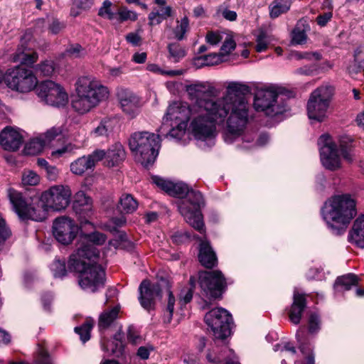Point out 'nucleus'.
<instances>
[{"mask_svg": "<svg viewBox=\"0 0 364 364\" xmlns=\"http://www.w3.org/2000/svg\"><path fill=\"white\" fill-rule=\"evenodd\" d=\"M244 86L236 82H231L227 87L225 96L220 98L225 114L221 119L210 115L207 124L211 130L207 134V139L215 136L216 126L223 124L226 119V127L224 134L225 141L231 143L233 139L241 136L249 122V104L245 97L241 95Z\"/></svg>", "mask_w": 364, "mask_h": 364, "instance_id": "obj_1", "label": "nucleus"}, {"mask_svg": "<svg viewBox=\"0 0 364 364\" xmlns=\"http://www.w3.org/2000/svg\"><path fill=\"white\" fill-rule=\"evenodd\" d=\"M152 182L168 195L184 198L178 203V210L186 221L200 233L205 232L200 208L204 205L200 192L190 189L183 183H174L159 176H153Z\"/></svg>", "mask_w": 364, "mask_h": 364, "instance_id": "obj_2", "label": "nucleus"}, {"mask_svg": "<svg viewBox=\"0 0 364 364\" xmlns=\"http://www.w3.org/2000/svg\"><path fill=\"white\" fill-rule=\"evenodd\" d=\"M98 252L92 247L76 250L69 259L70 269L79 273L78 284L85 291L94 293L105 286V272L97 263Z\"/></svg>", "mask_w": 364, "mask_h": 364, "instance_id": "obj_3", "label": "nucleus"}, {"mask_svg": "<svg viewBox=\"0 0 364 364\" xmlns=\"http://www.w3.org/2000/svg\"><path fill=\"white\" fill-rule=\"evenodd\" d=\"M200 109L198 105H191L187 102L176 101L168 107L164 117L162 126L157 131L163 134L162 129L168 122L178 124V132L180 135L185 133L188 122L191 121L190 128L194 136L198 139H206L207 134L211 130L207 124L208 119L200 113Z\"/></svg>", "mask_w": 364, "mask_h": 364, "instance_id": "obj_4", "label": "nucleus"}, {"mask_svg": "<svg viewBox=\"0 0 364 364\" xmlns=\"http://www.w3.org/2000/svg\"><path fill=\"white\" fill-rule=\"evenodd\" d=\"M75 97L72 107L79 114H86L109 95L107 87L93 76H81L75 85Z\"/></svg>", "mask_w": 364, "mask_h": 364, "instance_id": "obj_5", "label": "nucleus"}, {"mask_svg": "<svg viewBox=\"0 0 364 364\" xmlns=\"http://www.w3.org/2000/svg\"><path fill=\"white\" fill-rule=\"evenodd\" d=\"M355 200L348 194L333 197L323 210V218L336 234L343 233L356 215Z\"/></svg>", "mask_w": 364, "mask_h": 364, "instance_id": "obj_6", "label": "nucleus"}, {"mask_svg": "<svg viewBox=\"0 0 364 364\" xmlns=\"http://www.w3.org/2000/svg\"><path fill=\"white\" fill-rule=\"evenodd\" d=\"M159 134L149 132H135L129 139V146L136 159L144 167L151 166L161 146Z\"/></svg>", "mask_w": 364, "mask_h": 364, "instance_id": "obj_7", "label": "nucleus"}, {"mask_svg": "<svg viewBox=\"0 0 364 364\" xmlns=\"http://www.w3.org/2000/svg\"><path fill=\"white\" fill-rule=\"evenodd\" d=\"M186 92L192 102L191 105H198L200 109V113L206 119L210 115L221 119L225 114L223 101L220 98L213 100L210 97L212 92L209 86L203 83L190 85L186 87Z\"/></svg>", "mask_w": 364, "mask_h": 364, "instance_id": "obj_8", "label": "nucleus"}, {"mask_svg": "<svg viewBox=\"0 0 364 364\" xmlns=\"http://www.w3.org/2000/svg\"><path fill=\"white\" fill-rule=\"evenodd\" d=\"M333 93V87L328 84L321 85L311 93L306 105L309 119L323 122L326 118Z\"/></svg>", "mask_w": 364, "mask_h": 364, "instance_id": "obj_9", "label": "nucleus"}, {"mask_svg": "<svg viewBox=\"0 0 364 364\" xmlns=\"http://www.w3.org/2000/svg\"><path fill=\"white\" fill-rule=\"evenodd\" d=\"M5 83L11 90L28 93L36 90L38 79L33 72L22 66H16L6 72L4 77Z\"/></svg>", "mask_w": 364, "mask_h": 364, "instance_id": "obj_10", "label": "nucleus"}, {"mask_svg": "<svg viewBox=\"0 0 364 364\" xmlns=\"http://www.w3.org/2000/svg\"><path fill=\"white\" fill-rule=\"evenodd\" d=\"M204 320L213 331L215 342L225 343V338L230 335L231 314L225 309L215 308L205 314Z\"/></svg>", "mask_w": 364, "mask_h": 364, "instance_id": "obj_11", "label": "nucleus"}, {"mask_svg": "<svg viewBox=\"0 0 364 364\" xmlns=\"http://www.w3.org/2000/svg\"><path fill=\"white\" fill-rule=\"evenodd\" d=\"M283 98L272 87L258 90L255 96L254 107L257 112H262L267 116H274L285 111Z\"/></svg>", "mask_w": 364, "mask_h": 364, "instance_id": "obj_12", "label": "nucleus"}, {"mask_svg": "<svg viewBox=\"0 0 364 364\" xmlns=\"http://www.w3.org/2000/svg\"><path fill=\"white\" fill-rule=\"evenodd\" d=\"M7 195L13 210L21 220L41 221L44 219V214L37 210L31 204L30 200L26 198L21 193L10 188L7 191Z\"/></svg>", "mask_w": 364, "mask_h": 364, "instance_id": "obj_13", "label": "nucleus"}, {"mask_svg": "<svg viewBox=\"0 0 364 364\" xmlns=\"http://www.w3.org/2000/svg\"><path fill=\"white\" fill-rule=\"evenodd\" d=\"M36 95L45 104L53 107H63L68 102V95L63 87L51 80L38 84Z\"/></svg>", "mask_w": 364, "mask_h": 364, "instance_id": "obj_14", "label": "nucleus"}, {"mask_svg": "<svg viewBox=\"0 0 364 364\" xmlns=\"http://www.w3.org/2000/svg\"><path fill=\"white\" fill-rule=\"evenodd\" d=\"M71 194V190L68 186L55 185L45 191L41 200L46 210L60 211L68 206Z\"/></svg>", "mask_w": 364, "mask_h": 364, "instance_id": "obj_15", "label": "nucleus"}, {"mask_svg": "<svg viewBox=\"0 0 364 364\" xmlns=\"http://www.w3.org/2000/svg\"><path fill=\"white\" fill-rule=\"evenodd\" d=\"M322 165L328 170L336 171L341 168V159L338 146L328 134H322L318 140Z\"/></svg>", "mask_w": 364, "mask_h": 364, "instance_id": "obj_16", "label": "nucleus"}, {"mask_svg": "<svg viewBox=\"0 0 364 364\" xmlns=\"http://www.w3.org/2000/svg\"><path fill=\"white\" fill-rule=\"evenodd\" d=\"M200 288L210 297H220L226 289L225 278L220 271L203 272L198 277Z\"/></svg>", "mask_w": 364, "mask_h": 364, "instance_id": "obj_17", "label": "nucleus"}, {"mask_svg": "<svg viewBox=\"0 0 364 364\" xmlns=\"http://www.w3.org/2000/svg\"><path fill=\"white\" fill-rule=\"evenodd\" d=\"M79 232V227L69 217L56 218L53 224V234L58 242L63 245L71 243Z\"/></svg>", "mask_w": 364, "mask_h": 364, "instance_id": "obj_18", "label": "nucleus"}, {"mask_svg": "<svg viewBox=\"0 0 364 364\" xmlns=\"http://www.w3.org/2000/svg\"><path fill=\"white\" fill-rule=\"evenodd\" d=\"M163 280L151 284L149 280H143L140 284L139 290V302L141 306L150 310L154 304L156 298H161L164 291Z\"/></svg>", "mask_w": 364, "mask_h": 364, "instance_id": "obj_19", "label": "nucleus"}, {"mask_svg": "<svg viewBox=\"0 0 364 364\" xmlns=\"http://www.w3.org/2000/svg\"><path fill=\"white\" fill-rule=\"evenodd\" d=\"M116 95L123 112L131 117H136L141 107L140 98L130 90L122 87L117 88Z\"/></svg>", "mask_w": 364, "mask_h": 364, "instance_id": "obj_20", "label": "nucleus"}, {"mask_svg": "<svg viewBox=\"0 0 364 364\" xmlns=\"http://www.w3.org/2000/svg\"><path fill=\"white\" fill-rule=\"evenodd\" d=\"M22 143L23 136L17 129L6 127L0 133V145L5 150L16 151Z\"/></svg>", "mask_w": 364, "mask_h": 364, "instance_id": "obj_21", "label": "nucleus"}, {"mask_svg": "<svg viewBox=\"0 0 364 364\" xmlns=\"http://www.w3.org/2000/svg\"><path fill=\"white\" fill-rule=\"evenodd\" d=\"M348 241L359 248H364V215L358 216L348 233Z\"/></svg>", "mask_w": 364, "mask_h": 364, "instance_id": "obj_22", "label": "nucleus"}, {"mask_svg": "<svg viewBox=\"0 0 364 364\" xmlns=\"http://www.w3.org/2000/svg\"><path fill=\"white\" fill-rule=\"evenodd\" d=\"M306 304L305 296L298 292H294V301L289 312V318L294 324L297 325L300 323Z\"/></svg>", "mask_w": 364, "mask_h": 364, "instance_id": "obj_23", "label": "nucleus"}, {"mask_svg": "<svg viewBox=\"0 0 364 364\" xmlns=\"http://www.w3.org/2000/svg\"><path fill=\"white\" fill-rule=\"evenodd\" d=\"M92 208V199L83 191H78L74 196L73 209L77 214L90 216Z\"/></svg>", "mask_w": 364, "mask_h": 364, "instance_id": "obj_24", "label": "nucleus"}, {"mask_svg": "<svg viewBox=\"0 0 364 364\" xmlns=\"http://www.w3.org/2000/svg\"><path fill=\"white\" fill-rule=\"evenodd\" d=\"M198 259L203 266L206 268H213L217 264V257L210 244L207 241H201Z\"/></svg>", "mask_w": 364, "mask_h": 364, "instance_id": "obj_25", "label": "nucleus"}, {"mask_svg": "<svg viewBox=\"0 0 364 364\" xmlns=\"http://www.w3.org/2000/svg\"><path fill=\"white\" fill-rule=\"evenodd\" d=\"M105 159L108 166H114L125 159V151L120 143L112 145L105 151Z\"/></svg>", "mask_w": 364, "mask_h": 364, "instance_id": "obj_26", "label": "nucleus"}, {"mask_svg": "<svg viewBox=\"0 0 364 364\" xmlns=\"http://www.w3.org/2000/svg\"><path fill=\"white\" fill-rule=\"evenodd\" d=\"M106 241V236L103 233L99 232H94L90 234H87L83 236L79 243V246L77 249L81 248L87 249L88 247L95 249L99 253V250L95 247V245H101Z\"/></svg>", "mask_w": 364, "mask_h": 364, "instance_id": "obj_27", "label": "nucleus"}, {"mask_svg": "<svg viewBox=\"0 0 364 364\" xmlns=\"http://www.w3.org/2000/svg\"><path fill=\"white\" fill-rule=\"evenodd\" d=\"M120 309L118 306L105 309L99 316L98 327L100 331L109 328L119 317Z\"/></svg>", "mask_w": 364, "mask_h": 364, "instance_id": "obj_28", "label": "nucleus"}, {"mask_svg": "<svg viewBox=\"0 0 364 364\" xmlns=\"http://www.w3.org/2000/svg\"><path fill=\"white\" fill-rule=\"evenodd\" d=\"M137 208L138 202L131 194L124 193L119 198L117 209L121 213H132Z\"/></svg>", "mask_w": 364, "mask_h": 364, "instance_id": "obj_29", "label": "nucleus"}, {"mask_svg": "<svg viewBox=\"0 0 364 364\" xmlns=\"http://www.w3.org/2000/svg\"><path fill=\"white\" fill-rule=\"evenodd\" d=\"M291 0H274L269 5V15L272 18L287 13L291 7Z\"/></svg>", "mask_w": 364, "mask_h": 364, "instance_id": "obj_30", "label": "nucleus"}, {"mask_svg": "<svg viewBox=\"0 0 364 364\" xmlns=\"http://www.w3.org/2000/svg\"><path fill=\"white\" fill-rule=\"evenodd\" d=\"M172 9L171 6H164L159 10L153 11L149 15V24L151 26L158 25L161 23L164 19L171 16Z\"/></svg>", "mask_w": 364, "mask_h": 364, "instance_id": "obj_31", "label": "nucleus"}, {"mask_svg": "<svg viewBox=\"0 0 364 364\" xmlns=\"http://www.w3.org/2000/svg\"><path fill=\"white\" fill-rule=\"evenodd\" d=\"M38 58V53L35 51H21L20 49H18L14 55V60L15 62H19L22 65L31 66L37 61Z\"/></svg>", "mask_w": 364, "mask_h": 364, "instance_id": "obj_32", "label": "nucleus"}, {"mask_svg": "<svg viewBox=\"0 0 364 364\" xmlns=\"http://www.w3.org/2000/svg\"><path fill=\"white\" fill-rule=\"evenodd\" d=\"M91 161L85 156L78 158L70 164V171L75 175H82L85 171L92 169Z\"/></svg>", "mask_w": 364, "mask_h": 364, "instance_id": "obj_33", "label": "nucleus"}, {"mask_svg": "<svg viewBox=\"0 0 364 364\" xmlns=\"http://www.w3.org/2000/svg\"><path fill=\"white\" fill-rule=\"evenodd\" d=\"M359 282L358 276L353 274H348L337 278L335 286L341 287L343 290H349L353 286H357Z\"/></svg>", "mask_w": 364, "mask_h": 364, "instance_id": "obj_34", "label": "nucleus"}, {"mask_svg": "<svg viewBox=\"0 0 364 364\" xmlns=\"http://www.w3.org/2000/svg\"><path fill=\"white\" fill-rule=\"evenodd\" d=\"M46 144V142L42 137H37L26 144L24 151L28 155H36L41 152Z\"/></svg>", "mask_w": 364, "mask_h": 364, "instance_id": "obj_35", "label": "nucleus"}, {"mask_svg": "<svg viewBox=\"0 0 364 364\" xmlns=\"http://www.w3.org/2000/svg\"><path fill=\"white\" fill-rule=\"evenodd\" d=\"M93 325L94 321L92 319H87L81 326L75 328V332L80 336L83 343H85L90 338V331Z\"/></svg>", "mask_w": 364, "mask_h": 364, "instance_id": "obj_36", "label": "nucleus"}, {"mask_svg": "<svg viewBox=\"0 0 364 364\" xmlns=\"http://www.w3.org/2000/svg\"><path fill=\"white\" fill-rule=\"evenodd\" d=\"M189 30V20L187 16H184L181 20L176 21V26L173 29L175 38L181 41L184 38L185 34Z\"/></svg>", "mask_w": 364, "mask_h": 364, "instance_id": "obj_37", "label": "nucleus"}, {"mask_svg": "<svg viewBox=\"0 0 364 364\" xmlns=\"http://www.w3.org/2000/svg\"><path fill=\"white\" fill-rule=\"evenodd\" d=\"M168 50L169 58L174 63L179 62L186 55V50L178 43H170Z\"/></svg>", "mask_w": 364, "mask_h": 364, "instance_id": "obj_38", "label": "nucleus"}, {"mask_svg": "<svg viewBox=\"0 0 364 364\" xmlns=\"http://www.w3.org/2000/svg\"><path fill=\"white\" fill-rule=\"evenodd\" d=\"M339 147L343 159L348 163H352L355 159V154L351 143L341 140Z\"/></svg>", "mask_w": 364, "mask_h": 364, "instance_id": "obj_39", "label": "nucleus"}, {"mask_svg": "<svg viewBox=\"0 0 364 364\" xmlns=\"http://www.w3.org/2000/svg\"><path fill=\"white\" fill-rule=\"evenodd\" d=\"M112 120L109 119H102L100 124L92 132L95 136H107L112 130Z\"/></svg>", "mask_w": 364, "mask_h": 364, "instance_id": "obj_40", "label": "nucleus"}, {"mask_svg": "<svg viewBox=\"0 0 364 364\" xmlns=\"http://www.w3.org/2000/svg\"><path fill=\"white\" fill-rule=\"evenodd\" d=\"M35 70L38 75L50 77L55 71L54 63L51 60L41 62L36 66Z\"/></svg>", "mask_w": 364, "mask_h": 364, "instance_id": "obj_41", "label": "nucleus"}, {"mask_svg": "<svg viewBox=\"0 0 364 364\" xmlns=\"http://www.w3.org/2000/svg\"><path fill=\"white\" fill-rule=\"evenodd\" d=\"M40 181V176L33 171L24 170L21 182L23 186H36Z\"/></svg>", "mask_w": 364, "mask_h": 364, "instance_id": "obj_42", "label": "nucleus"}, {"mask_svg": "<svg viewBox=\"0 0 364 364\" xmlns=\"http://www.w3.org/2000/svg\"><path fill=\"white\" fill-rule=\"evenodd\" d=\"M112 3L109 0H105L102 3V6L98 11V16L107 18L108 20H114L117 18V15L112 11Z\"/></svg>", "mask_w": 364, "mask_h": 364, "instance_id": "obj_43", "label": "nucleus"}, {"mask_svg": "<svg viewBox=\"0 0 364 364\" xmlns=\"http://www.w3.org/2000/svg\"><path fill=\"white\" fill-rule=\"evenodd\" d=\"M163 284H164V291H165L168 296V305H167V311H168V321L170 322V321L172 318L173 313L174 311V304H175V297L173 295L172 292L170 289V285L168 281L163 280Z\"/></svg>", "mask_w": 364, "mask_h": 364, "instance_id": "obj_44", "label": "nucleus"}, {"mask_svg": "<svg viewBox=\"0 0 364 364\" xmlns=\"http://www.w3.org/2000/svg\"><path fill=\"white\" fill-rule=\"evenodd\" d=\"M50 269L55 278H62L66 275L67 270L64 260L55 259L50 266Z\"/></svg>", "mask_w": 364, "mask_h": 364, "instance_id": "obj_45", "label": "nucleus"}, {"mask_svg": "<svg viewBox=\"0 0 364 364\" xmlns=\"http://www.w3.org/2000/svg\"><path fill=\"white\" fill-rule=\"evenodd\" d=\"M116 15V19L120 23L129 20L134 21L137 19L138 17V15L136 12L128 10L126 7L120 8Z\"/></svg>", "mask_w": 364, "mask_h": 364, "instance_id": "obj_46", "label": "nucleus"}, {"mask_svg": "<svg viewBox=\"0 0 364 364\" xmlns=\"http://www.w3.org/2000/svg\"><path fill=\"white\" fill-rule=\"evenodd\" d=\"M198 60L202 61V65L211 66L218 65L225 60L220 53H211L203 57L198 58Z\"/></svg>", "mask_w": 364, "mask_h": 364, "instance_id": "obj_47", "label": "nucleus"}, {"mask_svg": "<svg viewBox=\"0 0 364 364\" xmlns=\"http://www.w3.org/2000/svg\"><path fill=\"white\" fill-rule=\"evenodd\" d=\"M269 43L268 36L263 31L260 32L256 38L255 50L257 53L265 51Z\"/></svg>", "mask_w": 364, "mask_h": 364, "instance_id": "obj_48", "label": "nucleus"}, {"mask_svg": "<svg viewBox=\"0 0 364 364\" xmlns=\"http://www.w3.org/2000/svg\"><path fill=\"white\" fill-rule=\"evenodd\" d=\"M303 333V331L299 330L296 333V338L298 341L301 343L300 349L303 354L306 355V362L304 364H315L314 363V356L312 353L311 349H306L304 346L302 344V338L301 337L300 333Z\"/></svg>", "mask_w": 364, "mask_h": 364, "instance_id": "obj_49", "label": "nucleus"}, {"mask_svg": "<svg viewBox=\"0 0 364 364\" xmlns=\"http://www.w3.org/2000/svg\"><path fill=\"white\" fill-rule=\"evenodd\" d=\"M190 288L182 290L180 294V299L183 301L184 304L190 302L193 298V291L196 287V279L191 277L189 280Z\"/></svg>", "mask_w": 364, "mask_h": 364, "instance_id": "obj_50", "label": "nucleus"}, {"mask_svg": "<svg viewBox=\"0 0 364 364\" xmlns=\"http://www.w3.org/2000/svg\"><path fill=\"white\" fill-rule=\"evenodd\" d=\"M320 328V318L316 312H311L309 318V331L311 333H315Z\"/></svg>", "mask_w": 364, "mask_h": 364, "instance_id": "obj_51", "label": "nucleus"}, {"mask_svg": "<svg viewBox=\"0 0 364 364\" xmlns=\"http://www.w3.org/2000/svg\"><path fill=\"white\" fill-rule=\"evenodd\" d=\"M63 129L62 127H53L48 129L44 134L43 139L46 141V144L50 143L52 140L55 139L56 137L63 134Z\"/></svg>", "mask_w": 364, "mask_h": 364, "instance_id": "obj_52", "label": "nucleus"}, {"mask_svg": "<svg viewBox=\"0 0 364 364\" xmlns=\"http://www.w3.org/2000/svg\"><path fill=\"white\" fill-rule=\"evenodd\" d=\"M105 155L106 153L104 150L97 149L92 154L85 156L87 159H90V161H91L90 166L93 169L97 162L102 161L103 159H105Z\"/></svg>", "mask_w": 364, "mask_h": 364, "instance_id": "obj_53", "label": "nucleus"}, {"mask_svg": "<svg viewBox=\"0 0 364 364\" xmlns=\"http://www.w3.org/2000/svg\"><path fill=\"white\" fill-rule=\"evenodd\" d=\"M68 56L71 58H79L85 54V51L82 47L79 44H74L70 46L65 51Z\"/></svg>", "mask_w": 364, "mask_h": 364, "instance_id": "obj_54", "label": "nucleus"}, {"mask_svg": "<svg viewBox=\"0 0 364 364\" xmlns=\"http://www.w3.org/2000/svg\"><path fill=\"white\" fill-rule=\"evenodd\" d=\"M127 337L129 343L136 345L141 341V337L137 330L132 326L128 327L127 331Z\"/></svg>", "mask_w": 364, "mask_h": 364, "instance_id": "obj_55", "label": "nucleus"}, {"mask_svg": "<svg viewBox=\"0 0 364 364\" xmlns=\"http://www.w3.org/2000/svg\"><path fill=\"white\" fill-rule=\"evenodd\" d=\"M235 46L236 43L234 40L231 38H228L224 41L219 53L222 55V57L224 58L225 55H228L235 48Z\"/></svg>", "mask_w": 364, "mask_h": 364, "instance_id": "obj_56", "label": "nucleus"}, {"mask_svg": "<svg viewBox=\"0 0 364 364\" xmlns=\"http://www.w3.org/2000/svg\"><path fill=\"white\" fill-rule=\"evenodd\" d=\"M306 40V35L304 31L296 28L292 31V41L296 44H302Z\"/></svg>", "mask_w": 364, "mask_h": 364, "instance_id": "obj_57", "label": "nucleus"}, {"mask_svg": "<svg viewBox=\"0 0 364 364\" xmlns=\"http://www.w3.org/2000/svg\"><path fill=\"white\" fill-rule=\"evenodd\" d=\"M147 69L149 71H151L154 73H161L162 75H169V76L179 75L182 73L181 71H179V70H168V71L163 70L159 67H158V65H156L155 64L149 65L147 66Z\"/></svg>", "mask_w": 364, "mask_h": 364, "instance_id": "obj_58", "label": "nucleus"}, {"mask_svg": "<svg viewBox=\"0 0 364 364\" xmlns=\"http://www.w3.org/2000/svg\"><path fill=\"white\" fill-rule=\"evenodd\" d=\"M11 232L6 225L5 220L0 217V245L10 236Z\"/></svg>", "mask_w": 364, "mask_h": 364, "instance_id": "obj_59", "label": "nucleus"}, {"mask_svg": "<svg viewBox=\"0 0 364 364\" xmlns=\"http://www.w3.org/2000/svg\"><path fill=\"white\" fill-rule=\"evenodd\" d=\"M126 41L134 46H138L141 45V37L136 33L131 32L127 34Z\"/></svg>", "mask_w": 364, "mask_h": 364, "instance_id": "obj_60", "label": "nucleus"}, {"mask_svg": "<svg viewBox=\"0 0 364 364\" xmlns=\"http://www.w3.org/2000/svg\"><path fill=\"white\" fill-rule=\"evenodd\" d=\"M206 41L211 45L218 44L222 39L220 35L218 33L209 31L206 35Z\"/></svg>", "mask_w": 364, "mask_h": 364, "instance_id": "obj_61", "label": "nucleus"}, {"mask_svg": "<svg viewBox=\"0 0 364 364\" xmlns=\"http://www.w3.org/2000/svg\"><path fill=\"white\" fill-rule=\"evenodd\" d=\"M333 14L331 11L326 12L323 14L318 15L316 18L318 25L325 26L327 23L331 19Z\"/></svg>", "mask_w": 364, "mask_h": 364, "instance_id": "obj_62", "label": "nucleus"}, {"mask_svg": "<svg viewBox=\"0 0 364 364\" xmlns=\"http://www.w3.org/2000/svg\"><path fill=\"white\" fill-rule=\"evenodd\" d=\"M46 172V176L50 181H55L58 176V169L53 166H49L45 170Z\"/></svg>", "mask_w": 364, "mask_h": 364, "instance_id": "obj_63", "label": "nucleus"}, {"mask_svg": "<svg viewBox=\"0 0 364 364\" xmlns=\"http://www.w3.org/2000/svg\"><path fill=\"white\" fill-rule=\"evenodd\" d=\"M316 70L317 66L316 65H312L310 66H304L300 68L297 70L296 72L301 75H312L316 72Z\"/></svg>", "mask_w": 364, "mask_h": 364, "instance_id": "obj_64", "label": "nucleus"}]
</instances>
